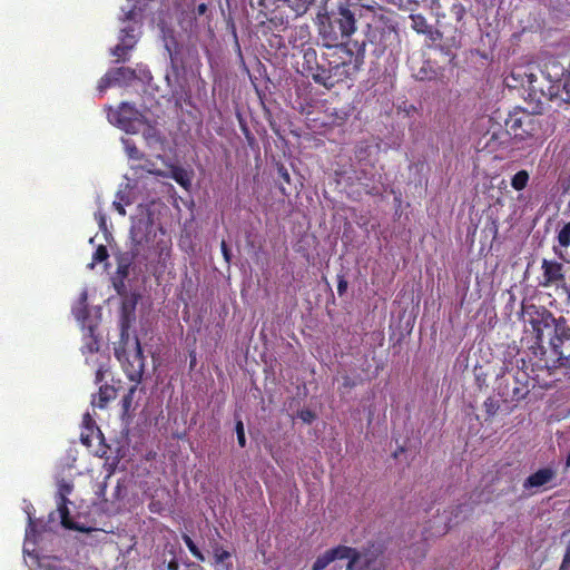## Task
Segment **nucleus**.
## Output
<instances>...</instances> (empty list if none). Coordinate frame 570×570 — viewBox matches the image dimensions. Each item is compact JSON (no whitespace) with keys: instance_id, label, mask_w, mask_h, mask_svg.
Returning a JSON list of instances; mask_svg holds the SVG:
<instances>
[{"instance_id":"f257e3e1","label":"nucleus","mask_w":570,"mask_h":570,"mask_svg":"<svg viewBox=\"0 0 570 570\" xmlns=\"http://www.w3.org/2000/svg\"><path fill=\"white\" fill-rule=\"evenodd\" d=\"M362 31L348 41V45L357 53H362L364 60L366 47L372 53L382 56L385 50L397 39L396 23L393 12L381 6H362L360 10Z\"/></svg>"},{"instance_id":"f03ea898","label":"nucleus","mask_w":570,"mask_h":570,"mask_svg":"<svg viewBox=\"0 0 570 570\" xmlns=\"http://www.w3.org/2000/svg\"><path fill=\"white\" fill-rule=\"evenodd\" d=\"M358 7L352 3L340 4L330 12L318 13V33L324 46L332 48L345 46L353 35L356 36V23L361 24Z\"/></svg>"},{"instance_id":"7ed1b4c3","label":"nucleus","mask_w":570,"mask_h":570,"mask_svg":"<svg viewBox=\"0 0 570 570\" xmlns=\"http://www.w3.org/2000/svg\"><path fill=\"white\" fill-rule=\"evenodd\" d=\"M328 49L327 76L323 75L317 80L321 86L330 89L355 76L364 61L362 53H357L348 42Z\"/></svg>"},{"instance_id":"20e7f679","label":"nucleus","mask_w":570,"mask_h":570,"mask_svg":"<svg viewBox=\"0 0 570 570\" xmlns=\"http://www.w3.org/2000/svg\"><path fill=\"white\" fill-rule=\"evenodd\" d=\"M505 131L493 132L491 140L498 139L500 135H511L518 140L538 139L546 135L541 117L524 109L511 111L505 119Z\"/></svg>"},{"instance_id":"39448f33","label":"nucleus","mask_w":570,"mask_h":570,"mask_svg":"<svg viewBox=\"0 0 570 570\" xmlns=\"http://www.w3.org/2000/svg\"><path fill=\"white\" fill-rule=\"evenodd\" d=\"M543 321L546 326H550L552 323L554 327V335L551 337L550 344L557 356V366L570 370V326L567 320L562 316L556 318L548 312Z\"/></svg>"},{"instance_id":"423d86ee","label":"nucleus","mask_w":570,"mask_h":570,"mask_svg":"<svg viewBox=\"0 0 570 570\" xmlns=\"http://www.w3.org/2000/svg\"><path fill=\"white\" fill-rule=\"evenodd\" d=\"M498 391L505 402H519L530 393V375L523 368H512L501 376Z\"/></svg>"},{"instance_id":"0eeeda50","label":"nucleus","mask_w":570,"mask_h":570,"mask_svg":"<svg viewBox=\"0 0 570 570\" xmlns=\"http://www.w3.org/2000/svg\"><path fill=\"white\" fill-rule=\"evenodd\" d=\"M384 550L381 544L371 542L362 549L352 548L346 570H385Z\"/></svg>"},{"instance_id":"6e6552de","label":"nucleus","mask_w":570,"mask_h":570,"mask_svg":"<svg viewBox=\"0 0 570 570\" xmlns=\"http://www.w3.org/2000/svg\"><path fill=\"white\" fill-rule=\"evenodd\" d=\"M115 356L121 363V367L129 381L139 384L145 372V356L138 337H135V350L128 354L125 346L115 348Z\"/></svg>"},{"instance_id":"1a4fd4ad","label":"nucleus","mask_w":570,"mask_h":570,"mask_svg":"<svg viewBox=\"0 0 570 570\" xmlns=\"http://www.w3.org/2000/svg\"><path fill=\"white\" fill-rule=\"evenodd\" d=\"M114 118L118 127L128 134H136L138 126L146 122L145 116L129 102H121Z\"/></svg>"},{"instance_id":"9d476101","label":"nucleus","mask_w":570,"mask_h":570,"mask_svg":"<svg viewBox=\"0 0 570 570\" xmlns=\"http://www.w3.org/2000/svg\"><path fill=\"white\" fill-rule=\"evenodd\" d=\"M570 73V60L566 57H548L541 67V76L550 85H559Z\"/></svg>"},{"instance_id":"9b49d317","label":"nucleus","mask_w":570,"mask_h":570,"mask_svg":"<svg viewBox=\"0 0 570 570\" xmlns=\"http://www.w3.org/2000/svg\"><path fill=\"white\" fill-rule=\"evenodd\" d=\"M542 276L543 281L540 283L543 287H549L554 284L564 282L563 265L557 261H542Z\"/></svg>"},{"instance_id":"f8f14e48","label":"nucleus","mask_w":570,"mask_h":570,"mask_svg":"<svg viewBox=\"0 0 570 570\" xmlns=\"http://www.w3.org/2000/svg\"><path fill=\"white\" fill-rule=\"evenodd\" d=\"M352 552V547L340 544L320 554L312 566V570H324L331 562L343 560Z\"/></svg>"},{"instance_id":"ddd939ff","label":"nucleus","mask_w":570,"mask_h":570,"mask_svg":"<svg viewBox=\"0 0 570 570\" xmlns=\"http://www.w3.org/2000/svg\"><path fill=\"white\" fill-rule=\"evenodd\" d=\"M136 301H124L120 315V343L126 344L129 340L128 330L135 320Z\"/></svg>"},{"instance_id":"4468645a","label":"nucleus","mask_w":570,"mask_h":570,"mask_svg":"<svg viewBox=\"0 0 570 570\" xmlns=\"http://www.w3.org/2000/svg\"><path fill=\"white\" fill-rule=\"evenodd\" d=\"M360 168L355 169V178L362 185L366 188V193L370 195H374V187L372 184L374 183L375 178V166L371 163L366 164H360Z\"/></svg>"},{"instance_id":"2eb2a0df","label":"nucleus","mask_w":570,"mask_h":570,"mask_svg":"<svg viewBox=\"0 0 570 570\" xmlns=\"http://www.w3.org/2000/svg\"><path fill=\"white\" fill-rule=\"evenodd\" d=\"M556 476L554 470L551 468H543L529 475L524 482L523 488L530 490L533 488H540L549 483Z\"/></svg>"},{"instance_id":"dca6fc26","label":"nucleus","mask_w":570,"mask_h":570,"mask_svg":"<svg viewBox=\"0 0 570 570\" xmlns=\"http://www.w3.org/2000/svg\"><path fill=\"white\" fill-rule=\"evenodd\" d=\"M117 390L112 385L104 384L99 387L98 394L94 395L91 404L105 409L109 401L116 399Z\"/></svg>"},{"instance_id":"f3484780","label":"nucleus","mask_w":570,"mask_h":570,"mask_svg":"<svg viewBox=\"0 0 570 570\" xmlns=\"http://www.w3.org/2000/svg\"><path fill=\"white\" fill-rule=\"evenodd\" d=\"M302 53H303V63H302L303 72L306 76H308L309 72L313 71V68L317 67V62L320 61L321 58H318L316 50L311 46L303 48Z\"/></svg>"},{"instance_id":"a211bd4d","label":"nucleus","mask_w":570,"mask_h":570,"mask_svg":"<svg viewBox=\"0 0 570 570\" xmlns=\"http://www.w3.org/2000/svg\"><path fill=\"white\" fill-rule=\"evenodd\" d=\"M68 503L69 500L65 497V493H60L58 501V513L61 519V524L67 529H75V524L70 518Z\"/></svg>"},{"instance_id":"6ab92c4d","label":"nucleus","mask_w":570,"mask_h":570,"mask_svg":"<svg viewBox=\"0 0 570 570\" xmlns=\"http://www.w3.org/2000/svg\"><path fill=\"white\" fill-rule=\"evenodd\" d=\"M213 554L215 563L224 564L226 570L233 569V563L230 562L232 553L224 549L219 543L213 544Z\"/></svg>"},{"instance_id":"aec40b11","label":"nucleus","mask_w":570,"mask_h":570,"mask_svg":"<svg viewBox=\"0 0 570 570\" xmlns=\"http://www.w3.org/2000/svg\"><path fill=\"white\" fill-rule=\"evenodd\" d=\"M170 177L186 190L191 186L190 175L183 167H174L170 171Z\"/></svg>"},{"instance_id":"412c9836","label":"nucleus","mask_w":570,"mask_h":570,"mask_svg":"<svg viewBox=\"0 0 570 570\" xmlns=\"http://www.w3.org/2000/svg\"><path fill=\"white\" fill-rule=\"evenodd\" d=\"M137 387H138V384L135 383L132 386H130L128 389L127 393L121 399V416L122 417L130 416V414L134 410L132 402H134V396L137 391Z\"/></svg>"},{"instance_id":"4be33fe9","label":"nucleus","mask_w":570,"mask_h":570,"mask_svg":"<svg viewBox=\"0 0 570 570\" xmlns=\"http://www.w3.org/2000/svg\"><path fill=\"white\" fill-rule=\"evenodd\" d=\"M132 49V41H127L126 37H119V43L114 48L112 55L118 61H126L127 53Z\"/></svg>"},{"instance_id":"5701e85b","label":"nucleus","mask_w":570,"mask_h":570,"mask_svg":"<svg viewBox=\"0 0 570 570\" xmlns=\"http://www.w3.org/2000/svg\"><path fill=\"white\" fill-rule=\"evenodd\" d=\"M327 59H328V52L321 56L320 61L317 62V67L313 68V71L309 72L307 77H311L316 83L320 85V81L317 80L320 77L324 75L326 77L327 75Z\"/></svg>"},{"instance_id":"b1692460","label":"nucleus","mask_w":570,"mask_h":570,"mask_svg":"<svg viewBox=\"0 0 570 570\" xmlns=\"http://www.w3.org/2000/svg\"><path fill=\"white\" fill-rule=\"evenodd\" d=\"M412 29L420 35H424L431 24L428 23L425 17L421 13L411 14Z\"/></svg>"},{"instance_id":"393cba45","label":"nucleus","mask_w":570,"mask_h":570,"mask_svg":"<svg viewBox=\"0 0 570 570\" xmlns=\"http://www.w3.org/2000/svg\"><path fill=\"white\" fill-rule=\"evenodd\" d=\"M529 181V173L524 169L519 170L511 179V186L515 190H522L527 187Z\"/></svg>"},{"instance_id":"a878e982","label":"nucleus","mask_w":570,"mask_h":570,"mask_svg":"<svg viewBox=\"0 0 570 570\" xmlns=\"http://www.w3.org/2000/svg\"><path fill=\"white\" fill-rule=\"evenodd\" d=\"M483 409H484V412L487 415L485 420H491L498 413V411L500 409V404L493 397H488L483 402Z\"/></svg>"},{"instance_id":"bb28decb","label":"nucleus","mask_w":570,"mask_h":570,"mask_svg":"<svg viewBox=\"0 0 570 570\" xmlns=\"http://www.w3.org/2000/svg\"><path fill=\"white\" fill-rule=\"evenodd\" d=\"M183 541L185 542L186 547L188 548L189 552L193 554L194 558H196L199 561L205 560L204 554L188 534H183Z\"/></svg>"},{"instance_id":"cd10ccee","label":"nucleus","mask_w":570,"mask_h":570,"mask_svg":"<svg viewBox=\"0 0 570 570\" xmlns=\"http://www.w3.org/2000/svg\"><path fill=\"white\" fill-rule=\"evenodd\" d=\"M558 243L561 247L570 246V222L566 223L558 233Z\"/></svg>"},{"instance_id":"c85d7f7f","label":"nucleus","mask_w":570,"mask_h":570,"mask_svg":"<svg viewBox=\"0 0 570 570\" xmlns=\"http://www.w3.org/2000/svg\"><path fill=\"white\" fill-rule=\"evenodd\" d=\"M115 82L120 81L121 79L132 78L135 72L130 68L120 67L109 73Z\"/></svg>"},{"instance_id":"c756f323","label":"nucleus","mask_w":570,"mask_h":570,"mask_svg":"<svg viewBox=\"0 0 570 570\" xmlns=\"http://www.w3.org/2000/svg\"><path fill=\"white\" fill-rule=\"evenodd\" d=\"M424 1L425 0H390L391 3L397 6L400 9L411 11H413L420 3Z\"/></svg>"},{"instance_id":"7c9ffc66","label":"nucleus","mask_w":570,"mask_h":570,"mask_svg":"<svg viewBox=\"0 0 570 570\" xmlns=\"http://www.w3.org/2000/svg\"><path fill=\"white\" fill-rule=\"evenodd\" d=\"M415 78L420 81L433 80L436 78V71L433 69L428 70L425 67H422L415 73Z\"/></svg>"},{"instance_id":"2f4dec72","label":"nucleus","mask_w":570,"mask_h":570,"mask_svg":"<svg viewBox=\"0 0 570 570\" xmlns=\"http://www.w3.org/2000/svg\"><path fill=\"white\" fill-rule=\"evenodd\" d=\"M450 11L456 21H461L466 13L464 6L460 2L453 3Z\"/></svg>"},{"instance_id":"473e14b6","label":"nucleus","mask_w":570,"mask_h":570,"mask_svg":"<svg viewBox=\"0 0 570 570\" xmlns=\"http://www.w3.org/2000/svg\"><path fill=\"white\" fill-rule=\"evenodd\" d=\"M235 431L237 434V442L240 448H245L246 445V438H245V430L244 424L240 420H238L235 424Z\"/></svg>"},{"instance_id":"72a5a7b5","label":"nucleus","mask_w":570,"mask_h":570,"mask_svg":"<svg viewBox=\"0 0 570 570\" xmlns=\"http://www.w3.org/2000/svg\"><path fill=\"white\" fill-rule=\"evenodd\" d=\"M126 151L129 158L135 160H140L144 157L142 153L136 147L135 144L126 142Z\"/></svg>"},{"instance_id":"f704fd0d","label":"nucleus","mask_w":570,"mask_h":570,"mask_svg":"<svg viewBox=\"0 0 570 570\" xmlns=\"http://www.w3.org/2000/svg\"><path fill=\"white\" fill-rule=\"evenodd\" d=\"M109 254L107 250V247L104 245H100L96 248L92 259L97 263H101L108 258Z\"/></svg>"},{"instance_id":"c9c22d12","label":"nucleus","mask_w":570,"mask_h":570,"mask_svg":"<svg viewBox=\"0 0 570 570\" xmlns=\"http://www.w3.org/2000/svg\"><path fill=\"white\" fill-rule=\"evenodd\" d=\"M99 350V342L96 337L90 336L89 342L82 347V353H96Z\"/></svg>"},{"instance_id":"e433bc0d","label":"nucleus","mask_w":570,"mask_h":570,"mask_svg":"<svg viewBox=\"0 0 570 570\" xmlns=\"http://www.w3.org/2000/svg\"><path fill=\"white\" fill-rule=\"evenodd\" d=\"M429 40L432 42L439 41L442 38V32L438 29H434L432 26L429 27L426 32L424 33Z\"/></svg>"},{"instance_id":"4c0bfd02","label":"nucleus","mask_w":570,"mask_h":570,"mask_svg":"<svg viewBox=\"0 0 570 570\" xmlns=\"http://www.w3.org/2000/svg\"><path fill=\"white\" fill-rule=\"evenodd\" d=\"M298 417L306 423H312L315 420L316 415L312 410L304 409L298 412Z\"/></svg>"},{"instance_id":"58836bf2","label":"nucleus","mask_w":570,"mask_h":570,"mask_svg":"<svg viewBox=\"0 0 570 570\" xmlns=\"http://www.w3.org/2000/svg\"><path fill=\"white\" fill-rule=\"evenodd\" d=\"M135 29L132 27L124 28L120 31V37H126L127 41H132V48L136 45V38L134 35Z\"/></svg>"},{"instance_id":"ea45409f","label":"nucleus","mask_w":570,"mask_h":570,"mask_svg":"<svg viewBox=\"0 0 570 570\" xmlns=\"http://www.w3.org/2000/svg\"><path fill=\"white\" fill-rule=\"evenodd\" d=\"M347 281L344 275H337V293L340 296L344 295L347 291Z\"/></svg>"},{"instance_id":"a19ab883","label":"nucleus","mask_w":570,"mask_h":570,"mask_svg":"<svg viewBox=\"0 0 570 570\" xmlns=\"http://www.w3.org/2000/svg\"><path fill=\"white\" fill-rule=\"evenodd\" d=\"M207 11H208V6L206 3H199L193 10L194 18L197 19L198 17H202V16L206 14Z\"/></svg>"},{"instance_id":"79ce46f5","label":"nucleus","mask_w":570,"mask_h":570,"mask_svg":"<svg viewBox=\"0 0 570 570\" xmlns=\"http://www.w3.org/2000/svg\"><path fill=\"white\" fill-rule=\"evenodd\" d=\"M342 384H343V387L350 389V390L354 389L357 385L356 381L353 380L348 375L343 376V383Z\"/></svg>"},{"instance_id":"37998d69","label":"nucleus","mask_w":570,"mask_h":570,"mask_svg":"<svg viewBox=\"0 0 570 570\" xmlns=\"http://www.w3.org/2000/svg\"><path fill=\"white\" fill-rule=\"evenodd\" d=\"M220 248L225 261L229 263L232 254L225 240L222 242Z\"/></svg>"},{"instance_id":"c03bdc74","label":"nucleus","mask_w":570,"mask_h":570,"mask_svg":"<svg viewBox=\"0 0 570 570\" xmlns=\"http://www.w3.org/2000/svg\"><path fill=\"white\" fill-rule=\"evenodd\" d=\"M106 371L107 370L104 367V365H100L97 368L96 374H95V382L96 383H100L104 380Z\"/></svg>"},{"instance_id":"a18cd8bd","label":"nucleus","mask_w":570,"mask_h":570,"mask_svg":"<svg viewBox=\"0 0 570 570\" xmlns=\"http://www.w3.org/2000/svg\"><path fill=\"white\" fill-rule=\"evenodd\" d=\"M112 82H115V81L112 80V78L110 77V75H106L104 78H101L100 83H99V88H100V89L107 88V87H108V86H110Z\"/></svg>"},{"instance_id":"49530a36","label":"nucleus","mask_w":570,"mask_h":570,"mask_svg":"<svg viewBox=\"0 0 570 570\" xmlns=\"http://www.w3.org/2000/svg\"><path fill=\"white\" fill-rule=\"evenodd\" d=\"M278 171H279L281 177H282L286 183H289V174H288L287 169H286L284 166H282V167L278 169Z\"/></svg>"},{"instance_id":"de8ad7c7","label":"nucleus","mask_w":570,"mask_h":570,"mask_svg":"<svg viewBox=\"0 0 570 570\" xmlns=\"http://www.w3.org/2000/svg\"><path fill=\"white\" fill-rule=\"evenodd\" d=\"M167 570H179V563L175 558L168 562Z\"/></svg>"},{"instance_id":"09e8293b","label":"nucleus","mask_w":570,"mask_h":570,"mask_svg":"<svg viewBox=\"0 0 570 570\" xmlns=\"http://www.w3.org/2000/svg\"><path fill=\"white\" fill-rule=\"evenodd\" d=\"M563 563L564 564H570V542L568 543V546L566 548V552H564V556H563Z\"/></svg>"},{"instance_id":"8fccbe9b","label":"nucleus","mask_w":570,"mask_h":570,"mask_svg":"<svg viewBox=\"0 0 570 570\" xmlns=\"http://www.w3.org/2000/svg\"><path fill=\"white\" fill-rule=\"evenodd\" d=\"M71 492V487L69 484H63L60 487L59 494L65 493V497L67 498V494Z\"/></svg>"},{"instance_id":"3c124183","label":"nucleus","mask_w":570,"mask_h":570,"mask_svg":"<svg viewBox=\"0 0 570 570\" xmlns=\"http://www.w3.org/2000/svg\"><path fill=\"white\" fill-rule=\"evenodd\" d=\"M114 205H115V207H116L117 212H118L120 215H122V216H125V215H126V210H125V208H124V206H122L121 204H119V203H114Z\"/></svg>"},{"instance_id":"603ef678","label":"nucleus","mask_w":570,"mask_h":570,"mask_svg":"<svg viewBox=\"0 0 570 570\" xmlns=\"http://www.w3.org/2000/svg\"><path fill=\"white\" fill-rule=\"evenodd\" d=\"M451 528V524L450 523H445L442 528V530L440 531V533H446Z\"/></svg>"},{"instance_id":"864d4df0","label":"nucleus","mask_w":570,"mask_h":570,"mask_svg":"<svg viewBox=\"0 0 570 570\" xmlns=\"http://www.w3.org/2000/svg\"><path fill=\"white\" fill-rule=\"evenodd\" d=\"M255 0H250V3L253 4ZM259 6H265V0H256Z\"/></svg>"},{"instance_id":"5fc2aeb1","label":"nucleus","mask_w":570,"mask_h":570,"mask_svg":"<svg viewBox=\"0 0 570 570\" xmlns=\"http://www.w3.org/2000/svg\"><path fill=\"white\" fill-rule=\"evenodd\" d=\"M566 465H567V466H570V451H569V454H568V456H567Z\"/></svg>"},{"instance_id":"6e6d98bb","label":"nucleus","mask_w":570,"mask_h":570,"mask_svg":"<svg viewBox=\"0 0 570 570\" xmlns=\"http://www.w3.org/2000/svg\"><path fill=\"white\" fill-rule=\"evenodd\" d=\"M569 564H564L563 561L561 562L559 570H566Z\"/></svg>"},{"instance_id":"4d7b16f0","label":"nucleus","mask_w":570,"mask_h":570,"mask_svg":"<svg viewBox=\"0 0 570 570\" xmlns=\"http://www.w3.org/2000/svg\"><path fill=\"white\" fill-rule=\"evenodd\" d=\"M539 367H549L547 362L544 363V365H538Z\"/></svg>"},{"instance_id":"13d9d810","label":"nucleus","mask_w":570,"mask_h":570,"mask_svg":"<svg viewBox=\"0 0 570 570\" xmlns=\"http://www.w3.org/2000/svg\"><path fill=\"white\" fill-rule=\"evenodd\" d=\"M456 511L460 512L461 511V505H458L456 507Z\"/></svg>"},{"instance_id":"bf43d9fd","label":"nucleus","mask_w":570,"mask_h":570,"mask_svg":"<svg viewBox=\"0 0 570 570\" xmlns=\"http://www.w3.org/2000/svg\"><path fill=\"white\" fill-rule=\"evenodd\" d=\"M411 110H415V107L413 105L410 106Z\"/></svg>"},{"instance_id":"052dcab7","label":"nucleus","mask_w":570,"mask_h":570,"mask_svg":"<svg viewBox=\"0 0 570 570\" xmlns=\"http://www.w3.org/2000/svg\"><path fill=\"white\" fill-rule=\"evenodd\" d=\"M569 183H570V174H569V178H568Z\"/></svg>"}]
</instances>
